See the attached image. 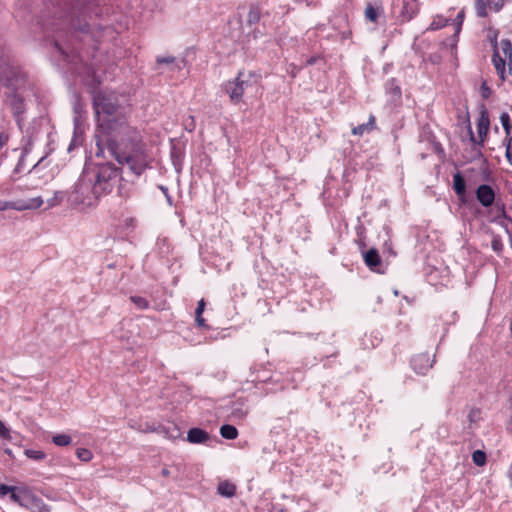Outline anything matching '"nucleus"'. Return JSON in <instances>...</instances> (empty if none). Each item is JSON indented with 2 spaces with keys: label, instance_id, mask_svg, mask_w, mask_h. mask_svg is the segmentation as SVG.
<instances>
[{
  "label": "nucleus",
  "instance_id": "1",
  "mask_svg": "<svg viewBox=\"0 0 512 512\" xmlns=\"http://www.w3.org/2000/svg\"><path fill=\"white\" fill-rule=\"evenodd\" d=\"M93 108L97 117V157H106V152L121 166H127L136 176L150 168L151 157L140 133L130 126L120 111L113 93L97 91L93 95Z\"/></svg>",
  "mask_w": 512,
  "mask_h": 512
},
{
  "label": "nucleus",
  "instance_id": "2",
  "mask_svg": "<svg viewBox=\"0 0 512 512\" xmlns=\"http://www.w3.org/2000/svg\"><path fill=\"white\" fill-rule=\"evenodd\" d=\"M101 196L102 194L98 190L96 191V185L91 177L84 170L70 192L69 200L73 205L91 207L98 202Z\"/></svg>",
  "mask_w": 512,
  "mask_h": 512
},
{
  "label": "nucleus",
  "instance_id": "3",
  "mask_svg": "<svg viewBox=\"0 0 512 512\" xmlns=\"http://www.w3.org/2000/svg\"><path fill=\"white\" fill-rule=\"evenodd\" d=\"M258 86V75L251 71H240L234 80L225 83L224 89L229 95L230 101L238 104L242 101L245 93L257 89Z\"/></svg>",
  "mask_w": 512,
  "mask_h": 512
},
{
  "label": "nucleus",
  "instance_id": "4",
  "mask_svg": "<svg viewBox=\"0 0 512 512\" xmlns=\"http://www.w3.org/2000/svg\"><path fill=\"white\" fill-rule=\"evenodd\" d=\"M85 172L91 177L96 190L103 195H106L112 191L113 180L119 175V168L115 167L114 164L107 162L98 164L95 167L85 169Z\"/></svg>",
  "mask_w": 512,
  "mask_h": 512
},
{
  "label": "nucleus",
  "instance_id": "5",
  "mask_svg": "<svg viewBox=\"0 0 512 512\" xmlns=\"http://www.w3.org/2000/svg\"><path fill=\"white\" fill-rule=\"evenodd\" d=\"M89 4L90 2L84 3L82 0H75L70 14L65 18L61 16L56 22H53L51 24L52 30L58 32L69 27L70 29L88 32L89 25L86 22L82 25L80 17H85Z\"/></svg>",
  "mask_w": 512,
  "mask_h": 512
},
{
  "label": "nucleus",
  "instance_id": "6",
  "mask_svg": "<svg viewBox=\"0 0 512 512\" xmlns=\"http://www.w3.org/2000/svg\"><path fill=\"white\" fill-rule=\"evenodd\" d=\"M491 44L493 46V56L492 62L495 67V70L498 76L501 79H505L506 73V62L509 59H512V44L508 39H502L500 42V48H498L497 43V35L495 34L494 38L491 39Z\"/></svg>",
  "mask_w": 512,
  "mask_h": 512
},
{
  "label": "nucleus",
  "instance_id": "7",
  "mask_svg": "<svg viewBox=\"0 0 512 512\" xmlns=\"http://www.w3.org/2000/svg\"><path fill=\"white\" fill-rule=\"evenodd\" d=\"M490 128V119L488 111L483 108L480 111L478 120H477V130H478V137H476L472 131V127L470 122L468 121L467 129L469 134V141L472 144L473 151L476 155L480 156L481 148L484 147L485 140L488 136Z\"/></svg>",
  "mask_w": 512,
  "mask_h": 512
},
{
  "label": "nucleus",
  "instance_id": "8",
  "mask_svg": "<svg viewBox=\"0 0 512 512\" xmlns=\"http://www.w3.org/2000/svg\"><path fill=\"white\" fill-rule=\"evenodd\" d=\"M0 81L8 88L19 89L25 83L24 75L11 66L0 50Z\"/></svg>",
  "mask_w": 512,
  "mask_h": 512
},
{
  "label": "nucleus",
  "instance_id": "9",
  "mask_svg": "<svg viewBox=\"0 0 512 512\" xmlns=\"http://www.w3.org/2000/svg\"><path fill=\"white\" fill-rule=\"evenodd\" d=\"M43 199L40 196L29 198V199H18L12 201H1L0 202V223L5 219L4 211L6 210H35L42 206Z\"/></svg>",
  "mask_w": 512,
  "mask_h": 512
},
{
  "label": "nucleus",
  "instance_id": "10",
  "mask_svg": "<svg viewBox=\"0 0 512 512\" xmlns=\"http://www.w3.org/2000/svg\"><path fill=\"white\" fill-rule=\"evenodd\" d=\"M435 356L427 352L415 354L411 359V367L417 374L425 375L433 366Z\"/></svg>",
  "mask_w": 512,
  "mask_h": 512
},
{
  "label": "nucleus",
  "instance_id": "11",
  "mask_svg": "<svg viewBox=\"0 0 512 512\" xmlns=\"http://www.w3.org/2000/svg\"><path fill=\"white\" fill-rule=\"evenodd\" d=\"M476 198L484 207H489L495 200V192L490 185L482 184L476 190Z\"/></svg>",
  "mask_w": 512,
  "mask_h": 512
},
{
  "label": "nucleus",
  "instance_id": "12",
  "mask_svg": "<svg viewBox=\"0 0 512 512\" xmlns=\"http://www.w3.org/2000/svg\"><path fill=\"white\" fill-rule=\"evenodd\" d=\"M7 103L15 116H19L25 110L24 99L16 91H12L7 97Z\"/></svg>",
  "mask_w": 512,
  "mask_h": 512
},
{
  "label": "nucleus",
  "instance_id": "13",
  "mask_svg": "<svg viewBox=\"0 0 512 512\" xmlns=\"http://www.w3.org/2000/svg\"><path fill=\"white\" fill-rule=\"evenodd\" d=\"M364 262L370 270L379 272L381 266V257L375 248H371L364 253Z\"/></svg>",
  "mask_w": 512,
  "mask_h": 512
},
{
  "label": "nucleus",
  "instance_id": "14",
  "mask_svg": "<svg viewBox=\"0 0 512 512\" xmlns=\"http://www.w3.org/2000/svg\"><path fill=\"white\" fill-rule=\"evenodd\" d=\"M231 415L235 419H244L249 411L247 401L243 398H238L232 405Z\"/></svg>",
  "mask_w": 512,
  "mask_h": 512
},
{
  "label": "nucleus",
  "instance_id": "15",
  "mask_svg": "<svg viewBox=\"0 0 512 512\" xmlns=\"http://www.w3.org/2000/svg\"><path fill=\"white\" fill-rule=\"evenodd\" d=\"M209 438V434L200 428H191L187 433V441L192 444L205 443Z\"/></svg>",
  "mask_w": 512,
  "mask_h": 512
},
{
  "label": "nucleus",
  "instance_id": "16",
  "mask_svg": "<svg viewBox=\"0 0 512 512\" xmlns=\"http://www.w3.org/2000/svg\"><path fill=\"white\" fill-rule=\"evenodd\" d=\"M157 65H167L169 71L181 70L185 64L184 60L180 62L176 61V58L173 56H159L156 59Z\"/></svg>",
  "mask_w": 512,
  "mask_h": 512
},
{
  "label": "nucleus",
  "instance_id": "17",
  "mask_svg": "<svg viewBox=\"0 0 512 512\" xmlns=\"http://www.w3.org/2000/svg\"><path fill=\"white\" fill-rule=\"evenodd\" d=\"M376 128V118L374 115H370L369 120L365 124H360L352 129V134L356 136H363L366 133H370Z\"/></svg>",
  "mask_w": 512,
  "mask_h": 512
},
{
  "label": "nucleus",
  "instance_id": "18",
  "mask_svg": "<svg viewBox=\"0 0 512 512\" xmlns=\"http://www.w3.org/2000/svg\"><path fill=\"white\" fill-rule=\"evenodd\" d=\"M32 512H50V509L42 502L41 499L28 495V506Z\"/></svg>",
  "mask_w": 512,
  "mask_h": 512
},
{
  "label": "nucleus",
  "instance_id": "19",
  "mask_svg": "<svg viewBox=\"0 0 512 512\" xmlns=\"http://www.w3.org/2000/svg\"><path fill=\"white\" fill-rule=\"evenodd\" d=\"M453 189L460 197L464 196L466 193L465 179L459 172L453 176Z\"/></svg>",
  "mask_w": 512,
  "mask_h": 512
},
{
  "label": "nucleus",
  "instance_id": "20",
  "mask_svg": "<svg viewBox=\"0 0 512 512\" xmlns=\"http://www.w3.org/2000/svg\"><path fill=\"white\" fill-rule=\"evenodd\" d=\"M206 303L204 299L198 301L197 308L195 311V322L198 327L205 328L207 327L205 319L202 317V314L205 310Z\"/></svg>",
  "mask_w": 512,
  "mask_h": 512
},
{
  "label": "nucleus",
  "instance_id": "21",
  "mask_svg": "<svg viewBox=\"0 0 512 512\" xmlns=\"http://www.w3.org/2000/svg\"><path fill=\"white\" fill-rule=\"evenodd\" d=\"M236 486L228 481L221 482L218 485V493L222 496L232 497L235 495Z\"/></svg>",
  "mask_w": 512,
  "mask_h": 512
},
{
  "label": "nucleus",
  "instance_id": "22",
  "mask_svg": "<svg viewBox=\"0 0 512 512\" xmlns=\"http://www.w3.org/2000/svg\"><path fill=\"white\" fill-rule=\"evenodd\" d=\"M220 434L225 439L233 440L237 438L238 431L234 426L226 424L220 428Z\"/></svg>",
  "mask_w": 512,
  "mask_h": 512
},
{
  "label": "nucleus",
  "instance_id": "23",
  "mask_svg": "<svg viewBox=\"0 0 512 512\" xmlns=\"http://www.w3.org/2000/svg\"><path fill=\"white\" fill-rule=\"evenodd\" d=\"M408 0H403L402 16L405 20H410L416 13V7Z\"/></svg>",
  "mask_w": 512,
  "mask_h": 512
},
{
  "label": "nucleus",
  "instance_id": "24",
  "mask_svg": "<svg viewBox=\"0 0 512 512\" xmlns=\"http://www.w3.org/2000/svg\"><path fill=\"white\" fill-rule=\"evenodd\" d=\"M365 17L367 20L376 23L379 17V8L368 4L365 9Z\"/></svg>",
  "mask_w": 512,
  "mask_h": 512
},
{
  "label": "nucleus",
  "instance_id": "25",
  "mask_svg": "<svg viewBox=\"0 0 512 512\" xmlns=\"http://www.w3.org/2000/svg\"><path fill=\"white\" fill-rule=\"evenodd\" d=\"M72 439L67 434H57L53 436L52 442L57 446H68L71 443Z\"/></svg>",
  "mask_w": 512,
  "mask_h": 512
},
{
  "label": "nucleus",
  "instance_id": "26",
  "mask_svg": "<svg viewBox=\"0 0 512 512\" xmlns=\"http://www.w3.org/2000/svg\"><path fill=\"white\" fill-rule=\"evenodd\" d=\"M261 18V11L258 7H251L248 15H247V21L249 24H256L260 21Z\"/></svg>",
  "mask_w": 512,
  "mask_h": 512
},
{
  "label": "nucleus",
  "instance_id": "27",
  "mask_svg": "<svg viewBox=\"0 0 512 512\" xmlns=\"http://www.w3.org/2000/svg\"><path fill=\"white\" fill-rule=\"evenodd\" d=\"M500 121L505 130L506 135L509 136L512 132V123L509 114L507 112H503L500 115Z\"/></svg>",
  "mask_w": 512,
  "mask_h": 512
},
{
  "label": "nucleus",
  "instance_id": "28",
  "mask_svg": "<svg viewBox=\"0 0 512 512\" xmlns=\"http://www.w3.org/2000/svg\"><path fill=\"white\" fill-rule=\"evenodd\" d=\"M130 300L138 309L145 310L149 308V301L144 297L134 295L130 297Z\"/></svg>",
  "mask_w": 512,
  "mask_h": 512
},
{
  "label": "nucleus",
  "instance_id": "29",
  "mask_svg": "<svg viewBox=\"0 0 512 512\" xmlns=\"http://www.w3.org/2000/svg\"><path fill=\"white\" fill-rule=\"evenodd\" d=\"M24 454L32 459V460H35V461H41L43 459H45L46 455L43 451H40V450H34V449H26L24 451Z\"/></svg>",
  "mask_w": 512,
  "mask_h": 512
},
{
  "label": "nucleus",
  "instance_id": "30",
  "mask_svg": "<svg viewBox=\"0 0 512 512\" xmlns=\"http://www.w3.org/2000/svg\"><path fill=\"white\" fill-rule=\"evenodd\" d=\"M487 2L486 0H476L475 2V8L476 13L479 17H486L487 16Z\"/></svg>",
  "mask_w": 512,
  "mask_h": 512
},
{
  "label": "nucleus",
  "instance_id": "31",
  "mask_svg": "<svg viewBox=\"0 0 512 512\" xmlns=\"http://www.w3.org/2000/svg\"><path fill=\"white\" fill-rule=\"evenodd\" d=\"M472 460L477 466H483L486 463V454L481 450H476L472 454Z\"/></svg>",
  "mask_w": 512,
  "mask_h": 512
},
{
  "label": "nucleus",
  "instance_id": "32",
  "mask_svg": "<svg viewBox=\"0 0 512 512\" xmlns=\"http://www.w3.org/2000/svg\"><path fill=\"white\" fill-rule=\"evenodd\" d=\"M76 454L77 457L84 462H89L93 458L92 452L85 448H78Z\"/></svg>",
  "mask_w": 512,
  "mask_h": 512
},
{
  "label": "nucleus",
  "instance_id": "33",
  "mask_svg": "<svg viewBox=\"0 0 512 512\" xmlns=\"http://www.w3.org/2000/svg\"><path fill=\"white\" fill-rule=\"evenodd\" d=\"M10 499L14 503H17L21 506H28V496L22 497L19 494H17L15 490H12V492H10Z\"/></svg>",
  "mask_w": 512,
  "mask_h": 512
},
{
  "label": "nucleus",
  "instance_id": "34",
  "mask_svg": "<svg viewBox=\"0 0 512 512\" xmlns=\"http://www.w3.org/2000/svg\"><path fill=\"white\" fill-rule=\"evenodd\" d=\"M486 2L488 7L496 12L499 11L504 4V0H486Z\"/></svg>",
  "mask_w": 512,
  "mask_h": 512
},
{
  "label": "nucleus",
  "instance_id": "35",
  "mask_svg": "<svg viewBox=\"0 0 512 512\" xmlns=\"http://www.w3.org/2000/svg\"><path fill=\"white\" fill-rule=\"evenodd\" d=\"M445 26V22L442 19H434L427 30L435 31Z\"/></svg>",
  "mask_w": 512,
  "mask_h": 512
},
{
  "label": "nucleus",
  "instance_id": "36",
  "mask_svg": "<svg viewBox=\"0 0 512 512\" xmlns=\"http://www.w3.org/2000/svg\"><path fill=\"white\" fill-rule=\"evenodd\" d=\"M480 93L484 99H488L491 96L492 91L486 82L482 83L480 87Z\"/></svg>",
  "mask_w": 512,
  "mask_h": 512
},
{
  "label": "nucleus",
  "instance_id": "37",
  "mask_svg": "<svg viewBox=\"0 0 512 512\" xmlns=\"http://www.w3.org/2000/svg\"><path fill=\"white\" fill-rule=\"evenodd\" d=\"M389 86H390L391 93L393 95L397 96L398 98H400V96H401V89H400L399 86L395 85V81L394 80L390 81Z\"/></svg>",
  "mask_w": 512,
  "mask_h": 512
},
{
  "label": "nucleus",
  "instance_id": "38",
  "mask_svg": "<svg viewBox=\"0 0 512 512\" xmlns=\"http://www.w3.org/2000/svg\"><path fill=\"white\" fill-rule=\"evenodd\" d=\"M0 437L4 439L10 438V431L2 421H0Z\"/></svg>",
  "mask_w": 512,
  "mask_h": 512
},
{
  "label": "nucleus",
  "instance_id": "39",
  "mask_svg": "<svg viewBox=\"0 0 512 512\" xmlns=\"http://www.w3.org/2000/svg\"><path fill=\"white\" fill-rule=\"evenodd\" d=\"M506 157L508 162L512 165V136L509 138L506 147Z\"/></svg>",
  "mask_w": 512,
  "mask_h": 512
},
{
  "label": "nucleus",
  "instance_id": "40",
  "mask_svg": "<svg viewBox=\"0 0 512 512\" xmlns=\"http://www.w3.org/2000/svg\"><path fill=\"white\" fill-rule=\"evenodd\" d=\"M16 488L14 486H8L5 484H0V495L5 496L7 494H10L12 490H15Z\"/></svg>",
  "mask_w": 512,
  "mask_h": 512
},
{
  "label": "nucleus",
  "instance_id": "41",
  "mask_svg": "<svg viewBox=\"0 0 512 512\" xmlns=\"http://www.w3.org/2000/svg\"><path fill=\"white\" fill-rule=\"evenodd\" d=\"M8 139H9V136L8 134L4 133V132H0V149L6 145V143L8 142Z\"/></svg>",
  "mask_w": 512,
  "mask_h": 512
},
{
  "label": "nucleus",
  "instance_id": "42",
  "mask_svg": "<svg viewBox=\"0 0 512 512\" xmlns=\"http://www.w3.org/2000/svg\"><path fill=\"white\" fill-rule=\"evenodd\" d=\"M172 471L167 468V467H164L162 470H161V475L164 477V478H169L172 476Z\"/></svg>",
  "mask_w": 512,
  "mask_h": 512
},
{
  "label": "nucleus",
  "instance_id": "43",
  "mask_svg": "<svg viewBox=\"0 0 512 512\" xmlns=\"http://www.w3.org/2000/svg\"><path fill=\"white\" fill-rule=\"evenodd\" d=\"M492 247H493V249H494L495 251H500V250H501L502 245H501V243H500L499 241L494 240V241L492 242Z\"/></svg>",
  "mask_w": 512,
  "mask_h": 512
},
{
  "label": "nucleus",
  "instance_id": "44",
  "mask_svg": "<svg viewBox=\"0 0 512 512\" xmlns=\"http://www.w3.org/2000/svg\"><path fill=\"white\" fill-rule=\"evenodd\" d=\"M55 45L62 54L67 55V51L60 45L58 39H55Z\"/></svg>",
  "mask_w": 512,
  "mask_h": 512
},
{
  "label": "nucleus",
  "instance_id": "45",
  "mask_svg": "<svg viewBox=\"0 0 512 512\" xmlns=\"http://www.w3.org/2000/svg\"><path fill=\"white\" fill-rule=\"evenodd\" d=\"M8 210L4 211V214H5V219L2 220L3 221H6V220H13L15 219L16 217L13 216L12 213L10 212H7Z\"/></svg>",
  "mask_w": 512,
  "mask_h": 512
},
{
  "label": "nucleus",
  "instance_id": "46",
  "mask_svg": "<svg viewBox=\"0 0 512 512\" xmlns=\"http://www.w3.org/2000/svg\"><path fill=\"white\" fill-rule=\"evenodd\" d=\"M23 161H24V158L21 157V159L19 160V162H18V164H17V166L15 168V172L16 173L21 172Z\"/></svg>",
  "mask_w": 512,
  "mask_h": 512
},
{
  "label": "nucleus",
  "instance_id": "47",
  "mask_svg": "<svg viewBox=\"0 0 512 512\" xmlns=\"http://www.w3.org/2000/svg\"><path fill=\"white\" fill-rule=\"evenodd\" d=\"M506 64L508 66V73L512 76V58L507 60Z\"/></svg>",
  "mask_w": 512,
  "mask_h": 512
},
{
  "label": "nucleus",
  "instance_id": "48",
  "mask_svg": "<svg viewBox=\"0 0 512 512\" xmlns=\"http://www.w3.org/2000/svg\"><path fill=\"white\" fill-rule=\"evenodd\" d=\"M154 429L150 427L149 425H146L145 429H141V431L147 432V431H153Z\"/></svg>",
  "mask_w": 512,
  "mask_h": 512
},
{
  "label": "nucleus",
  "instance_id": "49",
  "mask_svg": "<svg viewBox=\"0 0 512 512\" xmlns=\"http://www.w3.org/2000/svg\"><path fill=\"white\" fill-rule=\"evenodd\" d=\"M179 436H180V432H179L178 430H176V434H175V435H174V434H171L169 437H170V438H174V439H175V438H177V437H179Z\"/></svg>",
  "mask_w": 512,
  "mask_h": 512
},
{
  "label": "nucleus",
  "instance_id": "50",
  "mask_svg": "<svg viewBox=\"0 0 512 512\" xmlns=\"http://www.w3.org/2000/svg\"><path fill=\"white\" fill-rule=\"evenodd\" d=\"M463 16H464V15H463V12H460V13L458 14L457 18L463 19Z\"/></svg>",
  "mask_w": 512,
  "mask_h": 512
},
{
  "label": "nucleus",
  "instance_id": "51",
  "mask_svg": "<svg viewBox=\"0 0 512 512\" xmlns=\"http://www.w3.org/2000/svg\"><path fill=\"white\" fill-rule=\"evenodd\" d=\"M160 189L162 190V192H166L167 191V188H165L163 186H160Z\"/></svg>",
  "mask_w": 512,
  "mask_h": 512
},
{
  "label": "nucleus",
  "instance_id": "52",
  "mask_svg": "<svg viewBox=\"0 0 512 512\" xmlns=\"http://www.w3.org/2000/svg\"><path fill=\"white\" fill-rule=\"evenodd\" d=\"M174 468H175L177 471H179L180 466H179V465H174Z\"/></svg>",
  "mask_w": 512,
  "mask_h": 512
},
{
  "label": "nucleus",
  "instance_id": "53",
  "mask_svg": "<svg viewBox=\"0 0 512 512\" xmlns=\"http://www.w3.org/2000/svg\"><path fill=\"white\" fill-rule=\"evenodd\" d=\"M408 1L414 3L416 0H408Z\"/></svg>",
  "mask_w": 512,
  "mask_h": 512
}]
</instances>
